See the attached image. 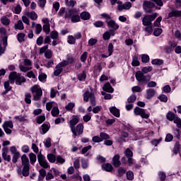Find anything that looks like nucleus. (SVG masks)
<instances>
[{
	"instance_id": "1",
	"label": "nucleus",
	"mask_w": 181,
	"mask_h": 181,
	"mask_svg": "<svg viewBox=\"0 0 181 181\" xmlns=\"http://www.w3.org/2000/svg\"><path fill=\"white\" fill-rule=\"evenodd\" d=\"M11 84H13L16 81V84L18 86H22V83H26V78L24 76L16 71H13L8 76Z\"/></svg>"
},
{
	"instance_id": "2",
	"label": "nucleus",
	"mask_w": 181,
	"mask_h": 181,
	"mask_svg": "<svg viewBox=\"0 0 181 181\" xmlns=\"http://www.w3.org/2000/svg\"><path fill=\"white\" fill-rule=\"evenodd\" d=\"M33 95V100L34 101H39L40 100V98L43 95V91L42 90V88H40V86L38 85H35L30 88Z\"/></svg>"
},
{
	"instance_id": "3",
	"label": "nucleus",
	"mask_w": 181,
	"mask_h": 181,
	"mask_svg": "<svg viewBox=\"0 0 181 181\" xmlns=\"http://www.w3.org/2000/svg\"><path fill=\"white\" fill-rule=\"evenodd\" d=\"M156 18H158V13L144 16L142 18L144 26H149V25H152V22H153Z\"/></svg>"
},
{
	"instance_id": "4",
	"label": "nucleus",
	"mask_w": 181,
	"mask_h": 181,
	"mask_svg": "<svg viewBox=\"0 0 181 181\" xmlns=\"http://www.w3.org/2000/svg\"><path fill=\"white\" fill-rule=\"evenodd\" d=\"M89 100L92 107H95V96L93 93L89 90H86L83 94V101L88 103Z\"/></svg>"
},
{
	"instance_id": "5",
	"label": "nucleus",
	"mask_w": 181,
	"mask_h": 181,
	"mask_svg": "<svg viewBox=\"0 0 181 181\" xmlns=\"http://www.w3.org/2000/svg\"><path fill=\"white\" fill-rule=\"evenodd\" d=\"M136 80L139 83H148L151 80V75H144L142 71H139L136 73Z\"/></svg>"
},
{
	"instance_id": "6",
	"label": "nucleus",
	"mask_w": 181,
	"mask_h": 181,
	"mask_svg": "<svg viewBox=\"0 0 181 181\" xmlns=\"http://www.w3.org/2000/svg\"><path fill=\"white\" fill-rule=\"evenodd\" d=\"M18 69H20L21 71H23V73H26V71L32 70V61L29 59H25L24 65L20 64Z\"/></svg>"
},
{
	"instance_id": "7",
	"label": "nucleus",
	"mask_w": 181,
	"mask_h": 181,
	"mask_svg": "<svg viewBox=\"0 0 181 181\" xmlns=\"http://www.w3.org/2000/svg\"><path fill=\"white\" fill-rule=\"evenodd\" d=\"M79 121H80V117H78V116H73L72 119H71L69 122L70 128L74 136H77V132H76V125L78 124Z\"/></svg>"
},
{
	"instance_id": "8",
	"label": "nucleus",
	"mask_w": 181,
	"mask_h": 181,
	"mask_svg": "<svg viewBox=\"0 0 181 181\" xmlns=\"http://www.w3.org/2000/svg\"><path fill=\"white\" fill-rule=\"evenodd\" d=\"M155 8V4L145 1L143 4V9L146 13H152V8Z\"/></svg>"
},
{
	"instance_id": "9",
	"label": "nucleus",
	"mask_w": 181,
	"mask_h": 181,
	"mask_svg": "<svg viewBox=\"0 0 181 181\" xmlns=\"http://www.w3.org/2000/svg\"><path fill=\"white\" fill-rule=\"evenodd\" d=\"M134 112L136 115H140L141 118H145L146 119H148L149 118V114L146 113V112H145V110L141 107H135L134 110Z\"/></svg>"
},
{
	"instance_id": "10",
	"label": "nucleus",
	"mask_w": 181,
	"mask_h": 181,
	"mask_svg": "<svg viewBox=\"0 0 181 181\" xmlns=\"http://www.w3.org/2000/svg\"><path fill=\"white\" fill-rule=\"evenodd\" d=\"M42 22L43 23V31L46 35H49L50 33V21L49 18H44L42 19Z\"/></svg>"
},
{
	"instance_id": "11",
	"label": "nucleus",
	"mask_w": 181,
	"mask_h": 181,
	"mask_svg": "<svg viewBox=\"0 0 181 181\" xmlns=\"http://www.w3.org/2000/svg\"><path fill=\"white\" fill-rule=\"evenodd\" d=\"M107 25L108 28H111L113 30H118V29H119V25L116 23L114 20H110L107 21Z\"/></svg>"
},
{
	"instance_id": "12",
	"label": "nucleus",
	"mask_w": 181,
	"mask_h": 181,
	"mask_svg": "<svg viewBox=\"0 0 181 181\" xmlns=\"http://www.w3.org/2000/svg\"><path fill=\"white\" fill-rule=\"evenodd\" d=\"M119 154H116L112 158V163L115 168H119L121 166V161L119 160Z\"/></svg>"
},
{
	"instance_id": "13",
	"label": "nucleus",
	"mask_w": 181,
	"mask_h": 181,
	"mask_svg": "<svg viewBox=\"0 0 181 181\" xmlns=\"http://www.w3.org/2000/svg\"><path fill=\"white\" fill-rule=\"evenodd\" d=\"M132 7V4L131 2H126L124 4H120L117 6L118 11H124V9L128 10L131 9Z\"/></svg>"
},
{
	"instance_id": "14",
	"label": "nucleus",
	"mask_w": 181,
	"mask_h": 181,
	"mask_svg": "<svg viewBox=\"0 0 181 181\" xmlns=\"http://www.w3.org/2000/svg\"><path fill=\"white\" fill-rule=\"evenodd\" d=\"M30 170V166L23 167L22 172H18L19 175H23L24 177H28Z\"/></svg>"
},
{
	"instance_id": "15",
	"label": "nucleus",
	"mask_w": 181,
	"mask_h": 181,
	"mask_svg": "<svg viewBox=\"0 0 181 181\" xmlns=\"http://www.w3.org/2000/svg\"><path fill=\"white\" fill-rule=\"evenodd\" d=\"M21 163L23 167L30 166V164L29 163V158L26 154H23L21 156Z\"/></svg>"
},
{
	"instance_id": "16",
	"label": "nucleus",
	"mask_w": 181,
	"mask_h": 181,
	"mask_svg": "<svg viewBox=\"0 0 181 181\" xmlns=\"http://www.w3.org/2000/svg\"><path fill=\"white\" fill-rule=\"evenodd\" d=\"M180 16H181V11H177V10H173L168 14L169 18H173V17L180 18Z\"/></svg>"
},
{
	"instance_id": "17",
	"label": "nucleus",
	"mask_w": 181,
	"mask_h": 181,
	"mask_svg": "<svg viewBox=\"0 0 181 181\" xmlns=\"http://www.w3.org/2000/svg\"><path fill=\"white\" fill-rule=\"evenodd\" d=\"M103 90L106 91V93H114L112 86H111V84L108 82L103 86Z\"/></svg>"
},
{
	"instance_id": "18",
	"label": "nucleus",
	"mask_w": 181,
	"mask_h": 181,
	"mask_svg": "<svg viewBox=\"0 0 181 181\" xmlns=\"http://www.w3.org/2000/svg\"><path fill=\"white\" fill-rule=\"evenodd\" d=\"M78 11L76 8L70 9L69 11L65 13V15L64 16V19H67V18H71L73 15H75V13H77Z\"/></svg>"
},
{
	"instance_id": "19",
	"label": "nucleus",
	"mask_w": 181,
	"mask_h": 181,
	"mask_svg": "<svg viewBox=\"0 0 181 181\" xmlns=\"http://www.w3.org/2000/svg\"><path fill=\"white\" fill-rule=\"evenodd\" d=\"M14 29L16 30H23L25 26L23 25V22L21 20H19L17 23L14 25Z\"/></svg>"
},
{
	"instance_id": "20",
	"label": "nucleus",
	"mask_w": 181,
	"mask_h": 181,
	"mask_svg": "<svg viewBox=\"0 0 181 181\" xmlns=\"http://www.w3.org/2000/svg\"><path fill=\"white\" fill-rule=\"evenodd\" d=\"M156 93V91H155L154 89H153V88H150V89L147 90L146 98H147V100H150V98H152V97H153V95H155Z\"/></svg>"
},
{
	"instance_id": "21",
	"label": "nucleus",
	"mask_w": 181,
	"mask_h": 181,
	"mask_svg": "<svg viewBox=\"0 0 181 181\" xmlns=\"http://www.w3.org/2000/svg\"><path fill=\"white\" fill-rule=\"evenodd\" d=\"M25 15L32 21H36V19H37V14L35 11L27 12Z\"/></svg>"
},
{
	"instance_id": "22",
	"label": "nucleus",
	"mask_w": 181,
	"mask_h": 181,
	"mask_svg": "<svg viewBox=\"0 0 181 181\" xmlns=\"http://www.w3.org/2000/svg\"><path fill=\"white\" fill-rule=\"evenodd\" d=\"M80 17L83 21H88L90 18H91V16L90 15V13L83 11L81 13Z\"/></svg>"
},
{
	"instance_id": "23",
	"label": "nucleus",
	"mask_w": 181,
	"mask_h": 181,
	"mask_svg": "<svg viewBox=\"0 0 181 181\" xmlns=\"http://www.w3.org/2000/svg\"><path fill=\"white\" fill-rule=\"evenodd\" d=\"M75 129L77 135H81V134H83V131H84V126L83 124H78Z\"/></svg>"
},
{
	"instance_id": "24",
	"label": "nucleus",
	"mask_w": 181,
	"mask_h": 181,
	"mask_svg": "<svg viewBox=\"0 0 181 181\" xmlns=\"http://www.w3.org/2000/svg\"><path fill=\"white\" fill-rule=\"evenodd\" d=\"M110 111L111 114H112V115H115V117H117V118H119V110H118L115 107H112L110 108Z\"/></svg>"
},
{
	"instance_id": "25",
	"label": "nucleus",
	"mask_w": 181,
	"mask_h": 181,
	"mask_svg": "<svg viewBox=\"0 0 181 181\" xmlns=\"http://www.w3.org/2000/svg\"><path fill=\"white\" fill-rule=\"evenodd\" d=\"M1 22L4 26H8L11 23V20L8 18V16H4L1 18Z\"/></svg>"
},
{
	"instance_id": "26",
	"label": "nucleus",
	"mask_w": 181,
	"mask_h": 181,
	"mask_svg": "<svg viewBox=\"0 0 181 181\" xmlns=\"http://www.w3.org/2000/svg\"><path fill=\"white\" fill-rule=\"evenodd\" d=\"M80 16L76 13L72 15V16L71 17V21L72 23H77V22H80Z\"/></svg>"
},
{
	"instance_id": "27",
	"label": "nucleus",
	"mask_w": 181,
	"mask_h": 181,
	"mask_svg": "<svg viewBox=\"0 0 181 181\" xmlns=\"http://www.w3.org/2000/svg\"><path fill=\"white\" fill-rule=\"evenodd\" d=\"M29 158H30V162L31 165H35V163H36V160H37L36 157V154L33 153H30Z\"/></svg>"
},
{
	"instance_id": "28",
	"label": "nucleus",
	"mask_w": 181,
	"mask_h": 181,
	"mask_svg": "<svg viewBox=\"0 0 181 181\" xmlns=\"http://www.w3.org/2000/svg\"><path fill=\"white\" fill-rule=\"evenodd\" d=\"M76 4H77V2L74 0H65V5L68 6V8H74Z\"/></svg>"
},
{
	"instance_id": "29",
	"label": "nucleus",
	"mask_w": 181,
	"mask_h": 181,
	"mask_svg": "<svg viewBox=\"0 0 181 181\" xmlns=\"http://www.w3.org/2000/svg\"><path fill=\"white\" fill-rule=\"evenodd\" d=\"M40 175L38 177L39 181L43 180L45 177H46V170L42 168L41 170H39Z\"/></svg>"
},
{
	"instance_id": "30",
	"label": "nucleus",
	"mask_w": 181,
	"mask_h": 181,
	"mask_svg": "<svg viewBox=\"0 0 181 181\" xmlns=\"http://www.w3.org/2000/svg\"><path fill=\"white\" fill-rule=\"evenodd\" d=\"M56 70L54 72V75L57 76L62 74L63 71V69L60 66V65H57L55 67Z\"/></svg>"
},
{
	"instance_id": "31",
	"label": "nucleus",
	"mask_w": 181,
	"mask_h": 181,
	"mask_svg": "<svg viewBox=\"0 0 181 181\" xmlns=\"http://www.w3.org/2000/svg\"><path fill=\"white\" fill-rule=\"evenodd\" d=\"M103 168L106 172H112V165L110 163H106L103 165Z\"/></svg>"
},
{
	"instance_id": "32",
	"label": "nucleus",
	"mask_w": 181,
	"mask_h": 181,
	"mask_svg": "<svg viewBox=\"0 0 181 181\" xmlns=\"http://www.w3.org/2000/svg\"><path fill=\"white\" fill-rule=\"evenodd\" d=\"M127 172V170L125 168L120 167L117 169V176L121 177V176H124Z\"/></svg>"
},
{
	"instance_id": "33",
	"label": "nucleus",
	"mask_w": 181,
	"mask_h": 181,
	"mask_svg": "<svg viewBox=\"0 0 181 181\" xmlns=\"http://www.w3.org/2000/svg\"><path fill=\"white\" fill-rule=\"evenodd\" d=\"M47 159L51 163H54L56 162V156H54V154L49 153L47 155Z\"/></svg>"
},
{
	"instance_id": "34",
	"label": "nucleus",
	"mask_w": 181,
	"mask_h": 181,
	"mask_svg": "<svg viewBox=\"0 0 181 181\" xmlns=\"http://www.w3.org/2000/svg\"><path fill=\"white\" fill-rule=\"evenodd\" d=\"M151 64H155L156 66H162V64H163V61L162 59H156L152 60Z\"/></svg>"
},
{
	"instance_id": "35",
	"label": "nucleus",
	"mask_w": 181,
	"mask_h": 181,
	"mask_svg": "<svg viewBox=\"0 0 181 181\" xmlns=\"http://www.w3.org/2000/svg\"><path fill=\"white\" fill-rule=\"evenodd\" d=\"M59 112H60V111L59 110V107H54L52 110L51 114H52V117H57L59 115Z\"/></svg>"
},
{
	"instance_id": "36",
	"label": "nucleus",
	"mask_w": 181,
	"mask_h": 181,
	"mask_svg": "<svg viewBox=\"0 0 181 181\" xmlns=\"http://www.w3.org/2000/svg\"><path fill=\"white\" fill-rule=\"evenodd\" d=\"M67 42L69 45H75L76 43V37L73 35L68 36Z\"/></svg>"
},
{
	"instance_id": "37",
	"label": "nucleus",
	"mask_w": 181,
	"mask_h": 181,
	"mask_svg": "<svg viewBox=\"0 0 181 181\" xmlns=\"http://www.w3.org/2000/svg\"><path fill=\"white\" fill-rule=\"evenodd\" d=\"M50 37L51 39H54V40H56L57 39H59V33L57 31H52L50 33Z\"/></svg>"
},
{
	"instance_id": "38",
	"label": "nucleus",
	"mask_w": 181,
	"mask_h": 181,
	"mask_svg": "<svg viewBox=\"0 0 181 181\" xmlns=\"http://www.w3.org/2000/svg\"><path fill=\"white\" fill-rule=\"evenodd\" d=\"M37 159L39 163H42V162H45L46 160V157H45L43 154L41 152H40L37 155Z\"/></svg>"
},
{
	"instance_id": "39",
	"label": "nucleus",
	"mask_w": 181,
	"mask_h": 181,
	"mask_svg": "<svg viewBox=\"0 0 181 181\" xmlns=\"http://www.w3.org/2000/svg\"><path fill=\"white\" fill-rule=\"evenodd\" d=\"M151 70H153L152 66H145L142 68L141 73H143L144 74H146L147 73L151 72Z\"/></svg>"
},
{
	"instance_id": "40",
	"label": "nucleus",
	"mask_w": 181,
	"mask_h": 181,
	"mask_svg": "<svg viewBox=\"0 0 181 181\" xmlns=\"http://www.w3.org/2000/svg\"><path fill=\"white\" fill-rule=\"evenodd\" d=\"M76 107V104L73 103H69L68 105L65 107V109L66 111H73V108Z\"/></svg>"
},
{
	"instance_id": "41",
	"label": "nucleus",
	"mask_w": 181,
	"mask_h": 181,
	"mask_svg": "<svg viewBox=\"0 0 181 181\" xmlns=\"http://www.w3.org/2000/svg\"><path fill=\"white\" fill-rule=\"evenodd\" d=\"M87 77L86 72L83 71L82 73L79 74L78 76V78L80 81H84Z\"/></svg>"
},
{
	"instance_id": "42",
	"label": "nucleus",
	"mask_w": 181,
	"mask_h": 181,
	"mask_svg": "<svg viewBox=\"0 0 181 181\" xmlns=\"http://www.w3.org/2000/svg\"><path fill=\"white\" fill-rule=\"evenodd\" d=\"M30 98H32V95H30V93H26L25 95V101L26 104H30V103H32Z\"/></svg>"
},
{
	"instance_id": "43",
	"label": "nucleus",
	"mask_w": 181,
	"mask_h": 181,
	"mask_svg": "<svg viewBox=\"0 0 181 181\" xmlns=\"http://www.w3.org/2000/svg\"><path fill=\"white\" fill-rule=\"evenodd\" d=\"M124 154L127 158H132V156H134V153H132V151H131L129 148L126 149Z\"/></svg>"
},
{
	"instance_id": "44",
	"label": "nucleus",
	"mask_w": 181,
	"mask_h": 181,
	"mask_svg": "<svg viewBox=\"0 0 181 181\" xmlns=\"http://www.w3.org/2000/svg\"><path fill=\"white\" fill-rule=\"evenodd\" d=\"M17 39L20 43L22 42H25V34L22 33H18L17 35Z\"/></svg>"
},
{
	"instance_id": "45",
	"label": "nucleus",
	"mask_w": 181,
	"mask_h": 181,
	"mask_svg": "<svg viewBox=\"0 0 181 181\" xmlns=\"http://www.w3.org/2000/svg\"><path fill=\"white\" fill-rule=\"evenodd\" d=\"M47 78V75H46V74H41L38 76L39 81H41L42 83L46 81Z\"/></svg>"
},
{
	"instance_id": "46",
	"label": "nucleus",
	"mask_w": 181,
	"mask_h": 181,
	"mask_svg": "<svg viewBox=\"0 0 181 181\" xmlns=\"http://www.w3.org/2000/svg\"><path fill=\"white\" fill-rule=\"evenodd\" d=\"M167 119H168L169 121H173L174 118H175L176 117L175 116V113L172 112H169L167 115Z\"/></svg>"
},
{
	"instance_id": "47",
	"label": "nucleus",
	"mask_w": 181,
	"mask_h": 181,
	"mask_svg": "<svg viewBox=\"0 0 181 181\" xmlns=\"http://www.w3.org/2000/svg\"><path fill=\"white\" fill-rule=\"evenodd\" d=\"M135 101H136V95H132L129 98H127V103H129V104L135 103Z\"/></svg>"
},
{
	"instance_id": "48",
	"label": "nucleus",
	"mask_w": 181,
	"mask_h": 181,
	"mask_svg": "<svg viewBox=\"0 0 181 181\" xmlns=\"http://www.w3.org/2000/svg\"><path fill=\"white\" fill-rule=\"evenodd\" d=\"M6 127L7 128H13V123H12V121H7V122H5L4 124H3V127Z\"/></svg>"
},
{
	"instance_id": "49",
	"label": "nucleus",
	"mask_w": 181,
	"mask_h": 181,
	"mask_svg": "<svg viewBox=\"0 0 181 181\" xmlns=\"http://www.w3.org/2000/svg\"><path fill=\"white\" fill-rule=\"evenodd\" d=\"M44 144L46 148H50V146H52V139H50V137L47 138Z\"/></svg>"
},
{
	"instance_id": "50",
	"label": "nucleus",
	"mask_w": 181,
	"mask_h": 181,
	"mask_svg": "<svg viewBox=\"0 0 181 181\" xmlns=\"http://www.w3.org/2000/svg\"><path fill=\"white\" fill-rule=\"evenodd\" d=\"M88 56V52H84L82 55L81 56V62L83 63H86V61L87 60V57Z\"/></svg>"
},
{
	"instance_id": "51",
	"label": "nucleus",
	"mask_w": 181,
	"mask_h": 181,
	"mask_svg": "<svg viewBox=\"0 0 181 181\" xmlns=\"http://www.w3.org/2000/svg\"><path fill=\"white\" fill-rule=\"evenodd\" d=\"M100 136L102 141H104V139L105 140L110 139V135H108L107 133L101 132L100 134Z\"/></svg>"
},
{
	"instance_id": "52",
	"label": "nucleus",
	"mask_w": 181,
	"mask_h": 181,
	"mask_svg": "<svg viewBox=\"0 0 181 181\" xmlns=\"http://www.w3.org/2000/svg\"><path fill=\"white\" fill-rule=\"evenodd\" d=\"M160 22H162V16H159L153 23L154 26L159 28L160 26Z\"/></svg>"
},
{
	"instance_id": "53",
	"label": "nucleus",
	"mask_w": 181,
	"mask_h": 181,
	"mask_svg": "<svg viewBox=\"0 0 181 181\" xmlns=\"http://www.w3.org/2000/svg\"><path fill=\"white\" fill-rule=\"evenodd\" d=\"M179 149H180V144L176 142L173 148V153L176 155L179 152Z\"/></svg>"
},
{
	"instance_id": "54",
	"label": "nucleus",
	"mask_w": 181,
	"mask_h": 181,
	"mask_svg": "<svg viewBox=\"0 0 181 181\" xmlns=\"http://www.w3.org/2000/svg\"><path fill=\"white\" fill-rule=\"evenodd\" d=\"M107 50L109 53L108 56H111V54H112V53L114 52V45H112V43H109Z\"/></svg>"
},
{
	"instance_id": "55",
	"label": "nucleus",
	"mask_w": 181,
	"mask_h": 181,
	"mask_svg": "<svg viewBox=\"0 0 181 181\" xmlns=\"http://www.w3.org/2000/svg\"><path fill=\"white\" fill-rule=\"evenodd\" d=\"M127 179L128 180H134V173L132 171H128L127 173Z\"/></svg>"
},
{
	"instance_id": "56",
	"label": "nucleus",
	"mask_w": 181,
	"mask_h": 181,
	"mask_svg": "<svg viewBox=\"0 0 181 181\" xmlns=\"http://www.w3.org/2000/svg\"><path fill=\"white\" fill-rule=\"evenodd\" d=\"M95 28H103L104 26V22L98 21L93 23Z\"/></svg>"
},
{
	"instance_id": "57",
	"label": "nucleus",
	"mask_w": 181,
	"mask_h": 181,
	"mask_svg": "<svg viewBox=\"0 0 181 181\" xmlns=\"http://www.w3.org/2000/svg\"><path fill=\"white\" fill-rule=\"evenodd\" d=\"M45 56L46 59H50L53 56V52H52V50L47 49L45 53Z\"/></svg>"
},
{
	"instance_id": "58",
	"label": "nucleus",
	"mask_w": 181,
	"mask_h": 181,
	"mask_svg": "<svg viewBox=\"0 0 181 181\" xmlns=\"http://www.w3.org/2000/svg\"><path fill=\"white\" fill-rule=\"evenodd\" d=\"M40 32H42V25L37 24L35 25V33H36V35H40Z\"/></svg>"
},
{
	"instance_id": "59",
	"label": "nucleus",
	"mask_w": 181,
	"mask_h": 181,
	"mask_svg": "<svg viewBox=\"0 0 181 181\" xmlns=\"http://www.w3.org/2000/svg\"><path fill=\"white\" fill-rule=\"evenodd\" d=\"M162 28H156L153 32L154 36H160L162 34Z\"/></svg>"
},
{
	"instance_id": "60",
	"label": "nucleus",
	"mask_w": 181,
	"mask_h": 181,
	"mask_svg": "<svg viewBox=\"0 0 181 181\" xmlns=\"http://www.w3.org/2000/svg\"><path fill=\"white\" fill-rule=\"evenodd\" d=\"M100 16H102V18H104V19H105L106 23L110 22V19H111V17L107 13H102Z\"/></svg>"
},
{
	"instance_id": "61",
	"label": "nucleus",
	"mask_w": 181,
	"mask_h": 181,
	"mask_svg": "<svg viewBox=\"0 0 181 181\" xmlns=\"http://www.w3.org/2000/svg\"><path fill=\"white\" fill-rule=\"evenodd\" d=\"M165 142H172V141H173V135L168 134L165 136Z\"/></svg>"
},
{
	"instance_id": "62",
	"label": "nucleus",
	"mask_w": 181,
	"mask_h": 181,
	"mask_svg": "<svg viewBox=\"0 0 181 181\" xmlns=\"http://www.w3.org/2000/svg\"><path fill=\"white\" fill-rule=\"evenodd\" d=\"M46 119L45 115H41L37 117V124H42Z\"/></svg>"
},
{
	"instance_id": "63",
	"label": "nucleus",
	"mask_w": 181,
	"mask_h": 181,
	"mask_svg": "<svg viewBox=\"0 0 181 181\" xmlns=\"http://www.w3.org/2000/svg\"><path fill=\"white\" fill-rule=\"evenodd\" d=\"M42 131L43 132V134H46V132H47V131H49V125L47 124H44L42 125Z\"/></svg>"
},
{
	"instance_id": "64",
	"label": "nucleus",
	"mask_w": 181,
	"mask_h": 181,
	"mask_svg": "<svg viewBox=\"0 0 181 181\" xmlns=\"http://www.w3.org/2000/svg\"><path fill=\"white\" fill-rule=\"evenodd\" d=\"M158 176L161 180H165V179H166V173H165L164 172H158Z\"/></svg>"
}]
</instances>
